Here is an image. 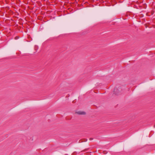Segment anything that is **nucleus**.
<instances>
[{
  "mask_svg": "<svg viewBox=\"0 0 155 155\" xmlns=\"http://www.w3.org/2000/svg\"><path fill=\"white\" fill-rule=\"evenodd\" d=\"M77 113L79 114H85V112L81 111L77 112Z\"/></svg>",
  "mask_w": 155,
  "mask_h": 155,
  "instance_id": "f257e3e1",
  "label": "nucleus"
}]
</instances>
